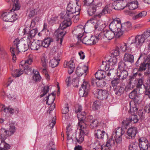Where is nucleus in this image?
Returning <instances> with one entry per match:
<instances>
[{
	"mask_svg": "<svg viewBox=\"0 0 150 150\" xmlns=\"http://www.w3.org/2000/svg\"><path fill=\"white\" fill-rule=\"evenodd\" d=\"M149 37L150 30H147L145 31L143 34L137 36L134 40L131 43L134 44L137 47L139 48L142 45L145 39Z\"/></svg>",
	"mask_w": 150,
	"mask_h": 150,
	"instance_id": "nucleus-1",
	"label": "nucleus"
},
{
	"mask_svg": "<svg viewBox=\"0 0 150 150\" xmlns=\"http://www.w3.org/2000/svg\"><path fill=\"white\" fill-rule=\"evenodd\" d=\"M97 17L94 16L88 20V22L93 24L94 25L95 30L101 31L105 28V25L100 20H98L97 18Z\"/></svg>",
	"mask_w": 150,
	"mask_h": 150,
	"instance_id": "nucleus-2",
	"label": "nucleus"
},
{
	"mask_svg": "<svg viewBox=\"0 0 150 150\" xmlns=\"http://www.w3.org/2000/svg\"><path fill=\"white\" fill-rule=\"evenodd\" d=\"M1 17L5 21L13 22L18 19V16L16 13L11 12H7L2 13Z\"/></svg>",
	"mask_w": 150,
	"mask_h": 150,
	"instance_id": "nucleus-3",
	"label": "nucleus"
},
{
	"mask_svg": "<svg viewBox=\"0 0 150 150\" xmlns=\"http://www.w3.org/2000/svg\"><path fill=\"white\" fill-rule=\"evenodd\" d=\"M80 13L73 12L72 11H66L64 16V19L68 20L69 21L73 19L74 23H76L79 19V15Z\"/></svg>",
	"mask_w": 150,
	"mask_h": 150,
	"instance_id": "nucleus-4",
	"label": "nucleus"
},
{
	"mask_svg": "<svg viewBox=\"0 0 150 150\" xmlns=\"http://www.w3.org/2000/svg\"><path fill=\"white\" fill-rule=\"evenodd\" d=\"M139 120V117L137 115H132L130 116L128 119L124 120L122 122V127H126L128 126L129 123H136Z\"/></svg>",
	"mask_w": 150,
	"mask_h": 150,
	"instance_id": "nucleus-5",
	"label": "nucleus"
},
{
	"mask_svg": "<svg viewBox=\"0 0 150 150\" xmlns=\"http://www.w3.org/2000/svg\"><path fill=\"white\" fill-rule=\"evenodd\" d=\"M90 87V84L88 82L83 81L79 91L80 96L82 97L87 96L88 94Z\"/></svg>",
	"mask_w": 150,
	"mask_h": 150,
	"instance_id": "nucleus-6",
	"label": "nucleus"
},
{
	"mask_svg": "<svg viewBox=\"0 0 150 150\" xmlns=\"http://www.w3.org/2000/svg\"><path fill=\"white\" fill-rule=\"evenodd\" d=\"M96 94L97 98L100 100H106L109 96L108 91L106 90L97 89Z\"/></svg>",
	"mask_w": 150,
	"mask_h": 150,
	"instance_id": "nucleus-7",
	"label": "nucleus"
},
{
	"mask_svg": "<svg viewBox=\"0 0 150 150\" xmlns=\"http://www.w3.org/2000/svg\"><path fill=\"white\" fill-rule=\"evenodd\" d=\"M66 33V31L60 28L55 31L54 33L55 35L57 38V41L58 43L60 45L62 44L63 37Z\"/></svg>",
	"mask_w": 150,
	"mask_h": 150,
	"instance_id": "nucleus-8",
	"label": "nucleus"
},
{
	"mask_svg": "<svg viewBox=\"0 0 150 150\" xmlns=\"http://www.w3.org/2000/svg\"><path fill=\"white\" fill-rule=\"evenodd\" d=\"M78 125V127L80 128V132L84 135H87L88 134L89 131L87 126L89 125V124L81 121H79Z\"/></svg>",
	"mask_w": 150,
	"mask_h": 150,
	"instance_id": "nucleus-9",
	"label": "nucleus"
},
{
	"mask_svg": "<svg viewBox=\"0 0 150 150\" xmlns=\"http://www.w3.org/2000/svg\"><path fill=\"white\" fill-rule=\"evenodd\" d=\"M84 27L81 25H79L75 27L74 30L72 32L74 36L81 38L83 35Z\"/></svg>",
	"mask_w": 150,
	"mask_h": 150,
	"instance_id": "nucleus-10",
	"label": "nucleus"
},
{
	"mask_svg": "<svg viewBox=\"0 0 150 150\" xmlns=\"http://www.w3.org/2000/svg\"><path fill=\"white\" fill-rule=\"evenodd\" d=\"M139 145L140 150H147L149 147V142L145 138L142 137L139 139Z\"/></svg>",
	"mask_w": 150,
	"mask_h": 150,
	"instance_id": "nucleus-11",
	"label": "nucleus"
},
{
	"mask_svg": "<svg viewBox=\"0 0 150 150\" xmlns=\"http://www.w3.org/2000/svg\"><path fill=\"white\" fill-rule=\"evenodd\" d=\"M33 57L32 54H30L28 58L25 61V67H24L23 70L26 73V71H27L30 72L32 71V69L31 67H30L28 65H26V64H31L33 62Z\"/></svg>",
	"mask_w": 150,
	"mask_h": 150,
	"instance_id": "nucleus-12",
	"label": "nucleus"
},
{
	"mask_svg": "<svg viewBox=\"0 0 150 150\" xmlns=\"http://www.w3.org/2000/svg\"><path fill=\"white\" fill-rule=\"evenodd\" d=\"M126 137L127 139L134 138L137 132V129L136 127H132L129 128L127 131Z\"/></svg>",
	"mask_w": 150,
	"mask_h": 150,
	"instance_id": "nucleus-13",
	"label": "nucleus"
},
{
	"mask_svg": "<svg viewBox=\"0 0 150 150\" xmlns=\"http://www.w3.org/2000/svg\"><path fill=\"white\" fill-rule=\"evenodd\" d=\"M129 98L133 99L136 103H139L140 102L139 97L137 95V89L133 90L129 94Z\"/></svg>",
	"mask_w": 150,
	"mask_h": 150,
	"instance_id": "nucleus-14",
	"label": "nucleus"
},
{
	"mask_svg": "<svg viewBox=\"0 0 150 150\" xmlns=\"http://www.w3.org/2000/svg\"><path fill=\"white\" fill-rule=\"evenodd\" d=\"M81 7L79 5H77L75 7L72 3L70 2L67 5V11H73L74 12L80 13L81 11Z\"/></svg>",
	"mask_w": 150,
	"mask_h": 150,
	"instance_id": "nucleus-15",
	"label": "nucleus"
},
{
	"mask_svg": "<svg viewBox=\"0 0 150 150\" xmlns=\"http://www.w3.org/2000/svg\"><path fill=\"white\" fill-rule=\"evenodd\" d=\"M31 41L29 39H27L26 41H24V44L19 48L18 51L20 52H25L29 48V45L30 44Z\"/></svg>",
	"mask_w": 150,
	"mask_h": 150,
	"instance_id": "nucleus-16",
	"label": "nucleus"
},
{
	"mask_svg": "<svg viewBox=\"0 0 150 150\" xmlns=\"http://www.w3.org/2000/svg\"><path fill=\"white\" fill-rule=\"evenodd\" d=\"M110 8V6L109 5H106L103 8L101 12L98 14L95 15V16L100 18L102 16H104L108 13H110L111 11V10Z\"/></svg>",
	"mask_w": 150,
	"mask_h": 150,
	"instance_id": "nucleus-17",
	"label": "nucleus"
},
{
	"mask_svg": "<svg viewBox=\"0 0 150 150\" xmlns=\"http://www.w3.org/2000/svg\"><path fill=\"white\" fill-rule=\"evenodd\" d=\"M126 7H128L129 10H135L138 7V2L137 0H131L127 3Z\"/></svg>",
	"mask_w": 150,
	"mask_h": 150,
	"instance_id": "nucleus-18",
	"label": "nucleus"
},
{
	"mask_svg": "<svg viewBox=\"0 0 150 150\" xmlns=\"http://www.w3.org/2000/svg\"><path fill=\"white\" fill-rule=\"evenodd\" d=\"M53 41V40L52 38H45L42 41L38 40V43H40V47L42 46L44 47H48L51 42Z\"/></svg>",
	"mask_w": 150,
	"mask_h": 150,
	"instance_id": "nucleus-19",
	"label": "nucleus"
},
{
	"mask_svg": "<svg viewBox=\"0 0 150 150\" xmlns=\"http://www.w3.org/2000/svg\"><path fill=\"white\" fill-rule=\"evenodd\" d=\"M105 134V132L103 130H101L100 129L96 130L94 132V135L96 138L98 139L101 140L103 139Z\"/></svg>",
	"mask_w": 150,
	"mask_h": 150,
	"instance_id": "nucleus-20",
	"label": "nucleus"
},
{
	"mask_svg": "<svg viewBox=\"0 0 150 150\" xmlns=\"http://www.w3.org/2000/svg\"><path fill=\"white\" fill-rule=\"evenodd\" d=\"M104 36L108 40H111L115 37V33L110 30H105L104 31Z\"/></svg>",
	"mask_w": 150,
	"mask_h": 150,
	"instance_id": "nucleus-21",
	"label": "nucleus"
},
{
	"mask_svg": "<svg viewBox=\"0 0 150 150\" xmlns=\"http://www.w3.org/2000/svg\"><path fill=\"white\" fill-rule=\"evenodd\" d=\"M49 59V57H48L45 54H42L41 56V63L42 66L44 68V70H45L47 67V64L48 62V60Z\"/></svg>",
	"mask_w": 150,
	"mask_h": 150,
	"instance_id": "nucleus-22",
	"label": "nucleus"
},
{
	"mask_svg": "<svg viewBox=\"0 0 150 150\" xmlns=\"http://www.w3.org/2000/svg\"><path fill=\"white\" fill-rule=\"evenodd\" d=\"M88 69V67L84 65L81 67H78L76 69V73L79 76H81L86 72Z\"/></svg>",
	"mask_w": 150,
	"mask_h": 150,
	"instance_id": "nucleus-23",
	"label": "nucleus"
},
{
	"mask_svg": "<svg viewBox=\"0 0 150 150\" xmlns=\"http://www.w3.org/2000/svg\"><path fill=\"white\" fill-rule=\"evenodd\" d=\"M93 41L94 40L93 36L91 37L86 36L83 39L82 42L87 45H91L95 44Z\"/></svg>",
	"mask_w": 150,
	"mask_h": 150,
	"instance_id": "nucleus-24",
	"label": "nucleus"
},
{
	"mask_svg": "<svg viewBox=\"0 0 150 150\" xmlns=\"http://www.w3.org/2000/svg\"><path fill=\"white\" fill-rule=\"evenodd\" d=\"M125 88L122 86H119L114 89L115 94L118 96L123 94L125 91Z\"/></svg>",
	"mask_w": 150,
	"mask_h": 150,
	"instance_id": "nucleus-25",
	"label": "nucleus"
},
{
	"mask_svg": "<svg viewBox=\"0 0 150 150\" xmlns=\"http://www.w3.org/2000/svg\"><path fill=\"white\" fill-rule=\"evenodd\" d=\"M25 40L20 39L19 38H16L13 41V46L14 50L15 48L18 51L19 48L22 44H24Z\"/></svg>",
	"mask_w": 150,
	"mask_h": 150,
	"instance_id": "nucleus-26",
	"label": "nucleus"
},
{
	"mask_svg": "<svg viewBox=\"0 0 150 150\" xmlns=\"http://www.w3.org/2000/svg\"><path fill=\"white\" fill-rule=\"evenodd\" d=\"M125 131L121 127H118L115 129L113 131L112 137H121L122 135L124 134Z\"/></svg>",
	"mask_w": 150,
	"mask_h": 150,
	"instance_id": "nucleus-27",
	"label": "nucleus"
},
{
	"mask_svg": "<svg viewBox=\"0 0 150 150\" xmlns=\"http://www.w3.org/2000/svg\"><path fill=\"white\" fill-rule=\"evenodd\" d=\"M8 131L4 129H1L0 130V139H1V142L4 141L8 136L11 135Z\"/></svg>",
	"mask_w": 150,
	"mask_h": 150,
	"instance_id": "nucleus-28",
	"label": "nucleus"
},
{
	"mask_svg": "<svg viewBox=\"0 0 150 150\" xmlns=\"http://www.w3.org/2000/svg\"><path fill=\"white\" fill-rule=\"evenodd\" d=\"M123 60L125 62H127L132 63L134 62V56L131 54L126 53L124 55Z\"/></svg>",
	"mask_w": 150,
	"mask_h": 150,
	"instance_id": "nucleus-29",
	"label": "nucleus"
},
{
	"mask_svg": "<svg viewBox=\"0 0 150 150\" xmlns=\"http://www.w3.org/2000/svg\"><path fill=\"white\" fill-rule=\"evenodd\" d=\"M106 72L102 70L98 71L95 74L96 77L97 79L100 80L101 79L105 77Z\"/></svg>",
	"mask_w": 150,
	"mask_h": 150,
	"instance_id": "nucleus-30",
	"label": "nucleus"
},
{
	"mask_svg": "<svg viewBox=\"0 0 150 150\" xmlns=\"http://www.w3.org/2000/svg\"><path fill=\"white\" fill-rule=\"evenodd\" d=\"M118 76L121 78L122 80L125 79L128 75V74L127 71L126 70H120L117 72Z\"/></svg>",
	"mask_w": 150,
	"mask_h": 150,
	"instance_id": "nucleus-31",
	"label": "nucleus"
},
{
	"mask_svg": "<svg viewBox=\"0 0 150 150\" xmlns=\"http://www.w3.org/2000/svg\"><path fill=\"white\" fill-rule=\"evenodd\" d=\"M91 83L93 84H96L97 86L101 87L105 86L106 84V82L104 80H99L93 78L91 80Z\"/></svg>",
	"mask_w": 150,
	"mask_h": 150,
	"instance_id": "nucleus-32",
	"label": "nucleus"
},
{
	"mask_svg": "<svg viewBox=\"0 0 150 150\" xmlns=\"http://www.w3.org/2000/svg\"><path fill=\"white\" fill-rule=\"evenodd\" d=\"M136 13H137V14L133 17V19L134 20L143 18L147 14V12L145 11H143L142 12L137 11Z\"/></svg>",
	"mask_w": 150,
	"mask_h": 150,
	"instance_id": "nucleus-33",
	"label": "nucleus"
},
{
	"mask_svg": "<svg viewBox=\"0 0 150 150\" xmlns=\"http://www.w3.org/2000/svg\"><path fill=\"white\" fill-rule=\"evenodd\" d=\"M132 28V24L129 21L122 24V30L124 31H127L130 30Z\"/></svg>",
	"mask_w": 150,
	"mask_h": 150,
	"instance_id": "nucleus-34",
	"label": "nucleus"
},
{
	"mask_svg": "<svg viewBox=\"0 0 150 150\" xmlns=\"http://www.w3.org/2000/svg\"><path fill=\"white\" fill-rule=\"evenodd\" d=\"M117 62V59L115 57H113L111 58L108 61V69H109L110 67L112 68L113 66L115 65Z\"/></svg>",
	"mask_w": 150,
	"mask_h": 150,
	"instance_id": "nucleus-35",
	"label": "nucleus"
},
{
	"mask_svg": "<svg viewBox=\"0 0 150 150\" xmlns=\"http://www.w3.org/2000/svg\"><path fill=\"white\" fill-rule=\"evenodd\" d=\"M64 21L60 24L61 28L64 30L66 28L70 26L71 24V21H69L68 20L64 19Z\"/></svg>",
	"mask_w": 150,
	"mask_h": 150,
	"instance_id": "nucleus-36",
	"label": "nucleus"
},
{
	"mask_svg": "<svg viewBox=\"0 0 150 150\" xmlns=\"http://www.w3.org/2000/svg\"><path fill=\"white\" fill-rule=\"evenodd\" d=\"M92 147L95 150L101 148L102 146L101 140L99 139L96 140L94 142L92 143Z\"/></svg>",
	"mask_w": 150,
	"mask_h": 150,
	"instance_id": "nucleus-37",
	"label": "nucleus"
},
{
	"mask_svg": "<svg viewBox=\"0 0 150 150\" xmlns=\"http://www.w3.org/2000/svg\"><path fill=\"white\" fill-rule=\"evenodd\" d=\"M104 32H100V33L97 34L96 35L93 36L95 44H96L99 40H101L103 38Z\"/></svg>",
	"mask_w": 150,
	"mask_h": 150,
	"instance_id": "nucleus-38",
	"label": "nucleus"
},
{
	"mask_svg": "<svg viewBox=\"0 0 150 150\" xmlns=\"http://www.w3.org/2000/svg\"><path fill=\"white\" fill-rule=\"evenodd\" d=\"M38 32V30L37 28L30 31L28 33V37L27 39H29L30 40V39L34 37Z\"/></svg>",
	"mask_w": 150,
	"mask_h": 150,
	"instance_id": "nucleus-39",
	"label": "nucleus"
},
{
	"mask_svg": "<svg viewBox=\"0 0 150 150\" xmlns=\"http://www.w3.org/2000/svg\"><path fill=\"white\" fill-rule=\"evenodd\" d=\"M84 135L81 133H77L76 134V139L77 142L80 144L82 143L84 140Z\"/></svg>",
	"mask_w": 150,
	"mask_h": 150,
	"instance_id": "nucleus-40",
	"label": "nucleus"
},
{
	"mask_svg": "<svg viewBox=\"0 0 150 150\" xmlns=\"http://www.w3.org/2000/svg\"><path fill=\"white\" fill-rule=\"evenodd\" d=\"M117 18L114 19L113 21L109 25V28L110 30L115 32L117 30V28L116 25L117 24Z\"/></svg>",
	"mask_w": 150,
	"mask_h": 150,
	"instance_id": "nucleus-41",
	"label": "nucleus"
},
{
	"mask_svg": "<svg viewBox=\"0 0 150 150\" xmlns=\"http://www.w3.org/2000/svg\"><path fill=\"white\" fill-rule=\"evenodd\" d=\"M13 2V8L11 10H13V11H17L19 10L20 8L19 1L17 0H12Z\"/></svg>",
	"mask_w": 150,
	"mask_h": 150,
	"instance_id": "nucleus-42",
	"label": "nucleus"
},
{
	"mask_svg": "<svg viewBox=\"0 0 150 150\" xmlns=\"http://www.w3.org/2000/svg\"><path fill=\"white\" fill-rule=\"evenodd\" d=\"M31 49L32 50H38L39 49L40 47V43H37L35 42H32L31 45L30 44L29 45Z\"/></svg>",
	"mask_w": 150,
	"mask_h": 150,
	"instance_id": "nucleus-43",
	"label": "nucleus"
},
{
	"mask_svg": "<svg viewBox=\"0 0 150 150\" xmlns=\"http://www.w3.org/2000/svg\"><path fill=\"white\" fill-rule=\"evenodd\" d=\"M33 72L34 75L33 77V79L35 81H40L41 77L39 74V73L38 71H35L33 69Z\"/></svg>",
	"mask_w": 150,
	"mask_h": 150,
	"instance_id": "nucleus-44",
	"label": "nucleus"
},
{
	"mask_svg": "<svg viewBox=\"0 0 150 150\" xmlns=\"http://www.w3.org/2000/svg\"><path fill=\"white\" fill-rule=\"evenodd\" d=\"M144 81V79L143 77H142L140 78H139L137 80H136V86L137 88H140L143 85L144 86L143 82Z\"/></svg>",
	"mask_w": 150,
	"mask_h": 150,
	"instance_id": "nucleus-45",
	"label": "nucleus"
},
{
	"mask_svg": "<svg viewBox=\"0 0 150 150\" xmlns=\"http://www.w3.org/2000/svg\"><path fill=\"white\" fill-rule=\"evenodd\" d=\"M86 113L84 112H79L78 114L77 117L79 121H82L83 122H84V120L86 117Z\"/></svg>",
	"mask_w": 150,
	"mask_h": 150,
	"instance_id": "nucleus-46",
	"label": "nucleus"
},
{
	"mask_svg": "<svg viewBox=\"0 0 150 150\" xmlns=\"http://www.w3.org/2000/svg\"><path fill=\"white\" fill-rule=\"evenodd\" d=\"M59 60L53 59L51 60L50 62V65L52 68L57 67L59 64Z\"/></svg>",
	"mask_w": 150,
	"mask_h": 150,
	"instance_id": "nucleus-47",
	"label": "nucleus"
},
{
	"mask_svg": "<svg viewBox=\"0 0 150 150\" xmlns=\"http://www.w3.org/2000/svg\"><path fill=\"white\" fill-rule=\"evenodd\" d=\"M126 64L123 61H120L118 63V68L119 70H124L127 68Z\"/></svg>",
	"mask_w": 150,
	"mask_h": 150,
	"instance_id": "nucleus-48",
	"label": "nucleus"
},
{
	"mask_svg": "<svg viewBox=\"0 0 150 150\" xmlns=\"http://www.w3.org/2000/svg\"><path fill=\"white\" fill-rule=\"evenodd\" d=\"M0 144V150H7L9 149L10 147V146L8 144L5 143L4 141Z\"/></svg>",
	"mask_w": 150,
	"mask_h": 150,
	"instance_id": "nucleus-49",
	"label": "nucleus"
},
{
	"mask_svg": "<svg viewBox=\"0 0 150 150\" xmlns=\"http://www.w3.org/2000/svg\"><path fill=\"white\" fill-rule=\"evenodd\" d=\"M116 73V70L114 68L111 69L107 73L108 76H109L110 79H112L115 76Z\"/></svg>",
	"mask_w": 150,
	"mask_h": 150,
	"instance_id": "nucleus-50",
	"label": "nucleus"
},
{
	"mask_svg": "<svg viewBox=\"0 0 150 150\" xmlns=\"http://www.w3.org/2000/svg\"><path fill=\"white\" fill-rule=\"evenodd\" d=\"M23 73V71L19 70L18 69H16L12 73V75L13 76L16 77H18L22 75Z\"/></svg>",
	"mask_w": 150,
	"mask_h": 150,
	"instance_id": "nucleus-51",
	"label": "nucleus"
},
{
	"mask_svg": "<svg viewBox=\"0 0 150 150\" xmlns=\"http://www.w3.org/2000/svg\"><path fill=\"white\" fill-rule=\"evenodd\" d=\"M96 9L94 6H90L88 10V12L89 15L92 16L96 12Z\"/></svg>",
	"mask_w": 150,
	"mask_h": 150,
	"instance_id": "nucleus-52",
	"label": "nucleus"
},
{
	"mask_svg": "<svg viewBox=\"0 0 150 150\" xmlns=\"http://www.w3.org/2000/svg\"><path fill=\"white\" fill-rule=\"evenodd\" d=\"M66 130L67 131L66 132V133L67 136V140H69L71 139H72V137H71L69 136L70 135H72V129H71V128L69 127V126L68 125V126L67 127Z\"/></svg>",
	"mask_w": 150,
	"mask_h": 150,
	"instance_id": "nucleus-53",
	"label": "nucleus"
},
{
	"mask_svg": "<svg viewBox=\"0 0 150 150\" xmlns=\"http://www.w3.org/2000/svg\"><path fill=\"white\" fill-rule=\"evenodd\" d=\"M120 80L119 79L117 78L114 79L111 81L112 86L113 87V89L117 87V85L119 83Z\"/></svg>",
	"mask_w": 150,
	"mask_h": 150,
	"instance_id": "nucleus-54",
	"label": "nucleus"
},
{
	"mask_svg": "<svg viewBox=\"0 0 150 150\" xmlns=\"http://www.w3.org/2000/svg\"><path fill=\"white\" fill-rule=\"evenodd\" d=\"M107 145H108L109 147L111 148L112 146L116 145L115 141L112 138H111L109 139L106 142Z\"/></svg>",
	"mask_w": 150,
	"mask_h": 150,
	"instance_id": "nucleus-55",
	"label": "nucleus"
},
{
	"mask_svg": "<svg viewBox=\"0 0 150 150\" xmlns=\"http://www.w3.org/2000/svg\"><path fill=\"white\" fill-rule=\"evenodd\" d=\"M111 53L113 57L118 56L120 54L119 49L118 47H116L115 49L111 51Z\"/></svg>",
	"mask_w": 150,
	"mask_h": 150,
	"instance_id": "nucleus-56",
	"label": "nucleus"
},
{
	"mask_svg": "<svg viewBox=\"0 0 150 150\" xmlns=\"http://www.w3.org/2000/svg\"><path fill=\"white\" fill-rule=\"evenodd\" d=\"M98 121L96 119H94L92 122L90 124V127L91 128H95L98 127Z\"/></svg>",
	"mask_w": 150,
	"mask_h": 150,
	"instance_id": "nucleus-57",
	"label": "nucleus"
},
{
	"mask_svg": "<svg viewBox=\"0 0 150 150\" xmlns=\"http://www.w3.org/2000/svg\"><path fill=\"white\" fill-rule=\"evenodd\" d=\"M94 119H93L92 116L89 115L86 117L84 120V121L85 122H86V123L89 124V125H90V124L92 122Z\"/></svg>",
	"mask_w": 150,
	"mask_h": 150,
	"instance_id": "nucleus-58",
	"label": "nucleus"
},
{
	"mask_svg": "<svg viewBox=\"0 0 150 150\" xmlns=\"http://www.w3.org/2000/svg\"><path fill=\"white\" fill-rule=\"evenodd\" d=\"M137 75V73H136L132 75L129 76V81L132 82L134 84L136 83V80L135 78Z\"/></svg>",
	"mask_w": 150,
	"mask_h": 150,
	"instance_id": "nucleus-59",
	"label": "nucleus"
},
{
	"mask_svg": "<svg viewBox=\"0 0 150 150\" xmlns=\"http://www.w3.org/2000/svg\"><path fill=\"white\" fill-rule=\"evenodd\" d=\"M147 65V63H145L144 62L142 63H141L138 71H142L145 70Z\"/></svg>",
	"mask_w": 150,
	"mask_h": 150,
	"instance_id": "nucleus-60",
	"label": "nucleus"
},
{
	"mask_svg": "<svg viewBox=\"0 0 150 150\" xmlns=\"http://www.w3.org/2000/svg\"><path fill=\"white\" fill-rule=\"evenodd\" d=\"M123 32L124 31L122 30V28L121 30H119L115 31V37L116 38H120L123 35Z\"/></svg>",
	"mask_w": 150,
	"mask_h": 150,
	"instance_id": "nucleus-61",
	"label": "nucleus"
},
{
	"mask_svg": "<svg viewBox=\"0 0 150 150\" xmlns=\"http://www.w3.org/2000/svg\"><path fill=\"white\" fill-rule=\"evenodd\" d=\"M138 144L137 143H131L129 146V150H137L138 149Z\"/></svg>",
	"mask_w": 150,
	"mask_h": 150,
	"instance_id": "nucleus-62",
	"label": "nucleus"
},
{
	"mask_svg": "<svg viewBox=\"0 0 150 150\" xmlns=\"http://www.w3.org/2000/svg\"><path fill=\"white\" fill-rule=\"evenodd\" d=\"M66 65L69 68H71L73 69L75 68V64L72 61H70L68 62H67Z\"/></svg>",
	"mask_w": 150,
	"mask_h": 150,
	"instance_id": "nucleus-63",
	"label": "nucleus"
},
{
	"mask_svg": "<svg viewBox=\"0 0 150 150\" xmlns=\"http://www.w3.org/2000/svg\"><path fill=\"white\" fill-rule=\"evenodd\" d=\"M117 25L116 27L117 28V30H121L122 28V24H121V21L120 18H117Z\"/></svg>",
	"mask_w": 150,
	"mask_h": 150,
	"instance_id": "nucleus-64",
	"label": "nucleus"
}]
</instances>
